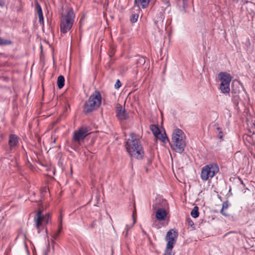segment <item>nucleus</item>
<instances>
[{
    "mask_svg": "<svg viewBox=\"0 0 255 255\" xmlns=\"http://www.w3.org/2000/svg\"><path fill=\"white\" fill-rule=\"evenodd\" d=\"M128 232H127V231H126V232L125 233V236L127 237H128Z\"/></svg>",
    "mask_w": 255,
    "mask_h": 255,
    "instance_id": "34",
    "label": "nucleus"
},
{
    "mask_svg": "<svg viewBox=\"0 0 255 255\" xmlns=\"http://www.w3.org/2000/svg\"><path fill=\"white\" fill-rule=\"evenodd\" d=\"M0 5H1V2L0 1Z\"/></svg>",
    "mask_w": 255,
    "mask_h": 255,
    "instance_id": "37",
    "label": "nucleus"
},
{
    "mask_svg": "<svg viewBox=\"0 0 255 255\" xmlns=\"http://www.w3.org/2000/svg\"><path fill=\"white\" fill-rule=\"evenodd\" d=\"M161 1L164 4V6H162V11L163 12H164L166 9L170 6V4L169 0H161Z\"/></svg>",
    "mask_w": 255,
    "mask_h": 255,
    "instance_id": "21",
    "label": "nucleus"
},
{
    "mask_svg": "<svg viewBox=\"0 0 255 255\" xmlns=\"http://www.w3.org/2000/svg\"><path fill=\"white\" fill-rule=\"evenodd\" d=\"M219 77L221 81V84H222V85H230L232 77L229 74L226 72H220L219 74Z\"/></svg>",
    "mask_w": 255,
    "mask_h": 255,
    "instance_id": "10",
    "label": "nucleus"
},
{
    "mask_svg": "<svg viewBox=\"0 0 255 255\" xmlns=\"http://www.w3.org/2000/svg\"><path fill=\"white\" fill-rule=\"evenodd\" d=\"M254 127L255 128V123H254Z\"/></svg>",
    "mask_w": 255,
    "mask_h": 255,
    "instance_id": "38",
    "label": "nucleus"
},
{
    "mask_svg": "<svg viewBox=\"0 0 255 255\" xmlns=\"http://www.w3.org/2000/svg\"><path fill=\"white\" fill-rule=\"evenodd\" d=\"M241 183H242V184H243V185H244V183H243V181H241Z\"/></svg>",
    "mask_w": 255,
    "mask_h": 255,
    "instance_id": "36",
    "label": "nucleus"
},
{
    "mask_svg": "<svg viewBox=\"0 0 255 255\" xmlns=\"http://www.w3.org/2000/svg\"><path fill=\"white\" fill-rule=\"evenodd\" d=\"M151 0H134V8L137 7L136 11H139L140 8H146Z\"/></svg>",
    "mask_w": 255,
    "mask_h": 255,
    "instance_id": "13",
    "label": "nucleus"
},
{
    "mask_svg": "<svg viewBox=\"0 0 255 255\" xmlns=\"http://www.w3.org/2000/svg\"><path fill=\"white\" fill-rule=\"evenodd\" d=\"M34 225L38 233L41 232H47L46 226L51 221V218L49 214H43L42 211L39 210L34 219Z\"/></svg>",
    "mask_w": 255,
    "mask_h": 255,
    "instance_id": "4",
    "label": "nucleus"
},
{
    "mask_svg": "<svg viewBox=\"0 0 255 255\" xmlns=\"http://www.w3.org/2000/svg\"><path fill=\"white\" fill-rule=\"evenodd\" d=\"M61 229H62V224H61V223H60V224L59 225L58 230L57 231H55V232H54L53 233L52 238L54 239H56V238L58 237L60 233L61 232Z\"/></svg>",
    "mask_w": 255,
    "mask_h": 255,
    "instance_id": "22",
    "label": "nucleus"
},
{
    "mask_svg": "<svg viewBox=\"0 0 255 255\" xmlns=\"http://www.w3.org/2000/svg\"><path fill=\"white\" fill-rule=\"evenodd\" d=\"M150 128L155 137H156L161 132L158 127L155 125H151Z\"/></svg>",
    "mask_w": 255,
    "mask_h": 255,
    "instance_id": "18",
    "label": "nucleus"
},
{
    "mask_svg": "<svg viewBox=\"0 0 255 255\" xmlns=\"http://www.w3.org/2000/svg\"><path fill=\"white\" fill-rule=\"evenodd\" d=\"M188 0H183V5L185 6L187 4Z\"/></svg>",
    "mask_w": 255,
    "mask_h": 255,
    "instance_id": "32",
    "label": "nucleus"
},
{
    "mask_svg": "<svg viewBox=\"0 0 255 255\" xmlns=\"http://www.w3.org/2000/svg\"><path fill=\"white\" fill-rule=\"evenodd\" d=\"M75 14L71 7L66 8L61 14L60 19V31L66 33L71 29L74 22Z\"/></svg>",
    "mask_w": 255,
    "mask_h": 255,
    "instance_id": "2",
    "label": "nucleus"
},
{
    "mask_svg": "<svg viewBox=\"0 0 255 255\" xmlns=\"http://www.w3.org/2000/svg\"><path fill=\"white\" fill-rule=\"evenodd\" d=\"M217 130L218 131V137L220 139H222L223 136V134L221 129L219 127L216 128Z\"/></svg>",
    "mask_w": 255,
    "mask_h": 255,
    "instance_id": "26",
    "label": "nucleus"
},
{
    "mask_svg": "<svg viewBox=\"0 0 255 255\" xmlns=\"http://www.w3.org/2000/svg\"><path fill=\"white\" fill-rule=\"evenodd\" d=\"M18 143V138L15 134H10L9 136L8 145L11 150L16 149Z\"/></svg>",
    "mask_w": 255,
    "mask_h": 255,
    "instance_id": "12",
    "label": "nucleus"
},
{
    "mask_svg": "<svg viewBox=\"0 0 255 255\" xmlns=\"http://www.w3.org/2000/svg\"><path fill=\"white\" fill-rule=\"evenodd\" d=\"M9 43H10V42H8L7 40H4L0 37V45L7 44Z\"/></svg>",
    "mask_w": 255,
    "mask_h": 255,
    "instance_id": "29",
    "label": "nucleus"
},
{
    "mask_svg": "<svg viewBox=\"0 0 255 255\" xmlns=\"http://www.w3.org/2000/svg\"><path fill=\"white\" fill-rule=\"evenodd\" d=\"M88 129L86 127H82L74 132L73 142L74 146H78L80 142L88 134Z\"/></svg>",
    "mask_w": 255,
    "mask_h": 255,
    "instance_id": "8",
    "label": "nucleus"
},
{
    "mask_svg": "<svg viewBox=\"0 0 255 255\" xmlns=\"http://www.w3.org/2000/svg\"><path fill=\"white\" fill-rule=\"evenodd\" d=\"M145 62V60L144 57H139L137 59V64H139L140 65H143Z\"/></svg>",
    "mask_w": 255,
    "mask_h": 255,
    "instance_id": "25",
    "label": "nucleus"
},
{
    "mask_svg": "<svg viewBox=\"0 0 255 255\" xmlns=\"http://www.w3.org/2000/svg\"><path fill=\"white\" fill-rule=\"evenodd\" d=\"M138 18V14L136 13H132L130 17V21L132 23H135L137 21V19Z\"/></svg>",
    "mask_w": 255,
    "mask_h": 255,
    "instance_id": "23",
    "label": "nucleus"
},
{
    "mask_svg": "<svg viewBox=\"0 0 255 255\" xmlns=\"http://www.w3.org/2000/svg\"><path fill=\"white\" fill-rule=\"evenodd\" d=\"M135 222V220H133V223L131 225L129 226V225H127L126 226V231H127V232H128V231L132 227V226H133V225L134 224Z\"/></svg>",
    "mask_w": 255,
    "mask_h": 255,
    "instance_id": "31",
    "label": "nucleus"
},
{
    "mask_svg": "<svg viewBox=\"0 0 255 255\" xmlns=\"http://www.w3.org/2000/svg\"><path fill=\"white\" fill-rule=\"evenodd\" d=\"M142 232H143L144 234H146V233H145V232L144 230H143V231H142Z\"/></svg>",
    "mask_w": 255,
    "mask_h": 255,
    "instance_id": "35",
    "label": "nucleus"
},
{
    "mask_svg": "<svg viewBox=\"0 0 255 255\" xmlns=\"http://www.w3.org/2000/svg\"><path fill=\"white\" fill-rule=\"evenodd\" d=\"M116 115L118 119L121 121L125 120L128 117V114L126 112L125 109L120 105L117 107Z\"/></svg>",
    "mask_w": 255,
    "mask_h": 255,
    "instance_id": "11",
    "label": "nucleus"
},
{
    "mask_svg": "<svg viewBox=\"0 0 255 255\" xmlns=\"http://www.w3.org/2000/svg\"><path fill=\"white\" fill-rule=\"evenodd\" d=\"M191 216L194 218H197L199 216V213L198 212V207L197 206H195L193 210L191 212Z\"/></svg>",
    "mask_w": 255,
    "mask_h": 255,
    "instance_id": "20",
    "label": "nucleus"
},
{
    "mask_svg": "<svg viewBox=\"0 0 255 255\" xmlns=\"http://www.w3.org/2000/svg\"><path fill=\"white\" fill-rule=\"evenodd\" d=\"M178 233L175 230H170L166 234V240L167 242V245L168 249H172L174 245L176 243V240L177 238Z\"/></svg>",
    "mask_w": 255,
    "mask_h": 255,
    "instance_id": "9",
    "label": "nucleus"
},
{
    "mask_svg": "<svg viewBox=\"0 0 255 255\" xmlns=\"http://www.w3.org/2000/svg\"><path fill=\"white\" fill-rule=\"evenodd\" d=\"M164 18V15H163V13L162 12H160L159 13V16L158 19L154 20V23L156 24L158 22H159L160 21H162L163 20Z\"/></svg>",
    "mask_w": 255,
    "mask_h": 255,
    "instance_id": "24",
    "label": "nucleus"
},
{
    "mask_svg": "<svg viewBox=\"0 0 255 255\" xmlns=\"http://www.w3.org/2000/svg\"><path fill=\"white\" fill-rule=\"evenodd\" d=\"M122 84L119 80H118L115 85V88L116 89H118L121 86Z\"/></svg>",
    "mask_w": 255,
    "mask_h": 255,
    "instance_id": "30",
    "label": "nucleus"
},
{
    "mask_svg": "<svg viewBox=\"0 0 255 255\" xmlns=\"http://www.w3.org/2000/svg\"><path fill=\"white\" fill-rule=\"evenodd\" d=\"M187 223L188 224V225L192 228H194V224L193 221L190 218L187 219Z\"/></svg>",
    "mask_w": 255,
    "mask_h": 255,
    "instance_id": "28",
    "label": "nucleus"
},
{
    "mask_svg": "<svg viewBox=\"0 0 255 255\" xmlns=\"http://www.w3.org/2000/svg\"><path fill=\"white\" fill-rule=\"evenodd\" d=\"M36 8L37 10V12L38 14V18H39V22L41 24H44V18L43 16V13L42 11L41 7L39 4H37L36 5Z\"/></svg>",
    "mask_w": 255,
    "mask_h": 255,
    "instance_id": "14",
    "label": "nucleus"
},
{
    "mask_svg": "<svg viewBox=\"0 0 255 255\" xmlns=\"http://www.w3.org/2000/svg\"><path fill=\"white\" fill-rule=\"evenodd\" d=\"M229 206V204L228 201H226L225 202H224L222 204V208L221 210L220 213L222 214V215L225 216V217H229L230 216V214L227 213L225 210L227 209L228 208Z\"/></svg>",
    "mask_w": 255,
    "mask_h": 255,
    "instance_id": "15",
    "label": "nucleus"
},
{
    "mask_svg": "<svg viewBox=\"0 0 255 255\" xmlns=\"http://www.w3.org/2000/svg\"><path fill=\"white\" fill-rule=\"evenodd\" d=\"M219 171L217 163H213L204 166L201 170V178L202 180L206 181L212 178Z\"/></svg>",
    "mask_w": 255,
    "mask_h": 255,
    "instance_id": "7",
    "label": "nucleus"
},
{
    "mask_svg": "<svg viewBox=\"0 0 255 255\" xmlns=\"http://www.w3.org/2000/svg\"><path fill=\"white\" fill-rule=\"evenodd\" d=\"M65 79L64 76L60 75L57 79V86L59 89H61L64 86Z\"/></svg>",
    "mask_w": 255,
    "mask_h": 255,
    "instance_id": "17",
    "label": "nucleus"
},
{
    "mask_svg": "<svg viewBox=\"0 0 255 255\" xmlns=\"http://www.w3.org/2000/svg\"><path fill=\"white\" fill-rule=\"evenodd\" d=\"M166 201L164 199H156L155 203L152 205V209L156 210V218L159 221H163L167 215L165 208L167 206Z\"/></svg>",
    "mask_w": 255,
    "mask_h": 255,
    "instance_id": "6",
    "label": "nucleus"
},
{
    "mask_svg": "<svg viewBox=\"0 0 255 255\" xmlns=\"http://www.w3.org/2000/svg\"><path fill=\"white\" fill-rule=\"evenodd\" d=\"M155 137L160 139L164 143H166L167 142L169 141V140L166 136V134L164 131L163 133H162L161 131Z\"/></svg>",
    "mask_w": 255,
    "mask_h": 255,
    "instance_id": "16",
    "label": "nucleus"
},
{
    "mask_svg": "<svg viewBox=\"0 0 255 255\" xmlns=\"http://www.w3.org/2000/svg\"><path fill=\"white\" fill-rule=\"evenodd\" d=\"M127 151L130 156L137 159H141L144 155L142 145L139 136L135 133H131L127 139L126 144Z\"/></svg>",
    "mask_w": 255,
    "mask_h": 255,
    "instance_id": "1",
    "label": "nucleus"
},
{
    "mask_svg": "<svg viewBox=\"0 0 255 255\" xmlns=\"http://www.w3.org/2000/svg\"><path fill=\"white\" fill-rule=\"evenodd\" d=\"M101 96L99 92L95 91L86 102L84 108L85 113H90L96 110L101 104Z\"/></svg>",
    "mask_w": 255,
    "mask_h": 255,
    "instance_id": "5",
    "label": "nucleus"
},
{
    "mask_svg": "<svg viewBox=\"0 0 255 255\" xmlns=\"http://www.w3.org/2000/svg\"><path fill=\"white\" fill-rule=\"evenodd\" d=\"M172 249H168L167 248V246H166V248L164 255H174V254L172 252Z\"/></svg>",
    "mask_w": 255,
    "mask_h": 255,
    "instance_id": "27",
    "label": "nucleus"
},
{
    "mask_svg": "<svg viewBox=\"0 0 255 255\" xmlns=\"http://www.w3.org/2000/svg\"><path fill=\"white\" fill-rule=\"evenodd\" d=\"M186 142L185 135L182 130L176 129L174 130L172 135L171 146L175 151L181 153L185 149Z\"/></svg>",
    "mask_w": 255,
    "mask_h": 255,
    "instance_id": "3",
    "label": "nucleus"
},
{
    "mask_svg": "<svg viewBox=\"0 0 255 255\" xmlns=\"http://www.w3.org/2000/svg\"><path fill=\"white\" fill-rule=\"evenodd\" d=\"M48 252H49L48 249H47L46 251H44V255H48Z\"/></svg>",
    "mask_w": 255,
    "mask_h": 255,
    "instance_id": "33",
    "label": "nucleus"
},
{
    "mask_svg": "<svg viewBox=\"0 0 255 255\" xmlns=\"http://www.w3.org/2000/svg\"><path fill=\"white\" fill-rule=\"evenodd\" d=\"M220 89L221 91V92L224 94H228L229 93L230 91V85H222V84H220Z\"/></svg>",
    "mask_w": 255,
    "mask_h": 255,
    "instance_id": "19",
    "label": "nucleus"
}]
</instances>
